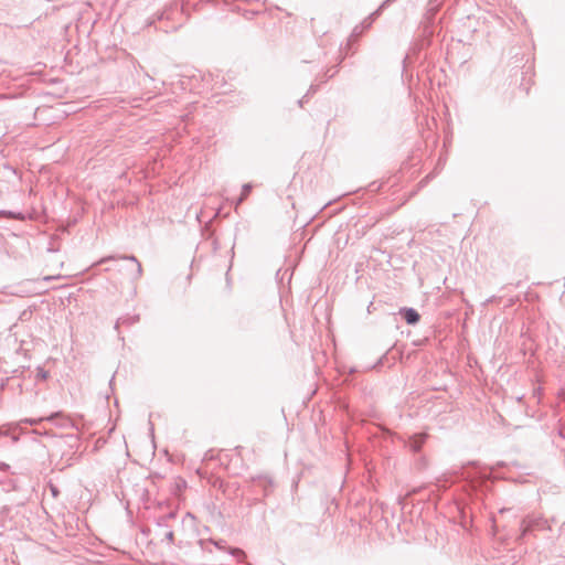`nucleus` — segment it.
Wrapping results in <instances>:
<instances>
[{"label":"nucleus","instance_id":"nucleus-3","mask_svg":"<svg viewBox=\"0 0 565 565\" xmlns=\"http://www.w3.org/2000/svg\"><path fill=\"white\" fill-rule=\"evenodd\" d=\"M249 193V186H245L244 188V191L242 193V198H241V201H243Z\"/></svg>","mask_w":565,"mask_h":565},{"label":"nucleus","instance_id":"nucleus-1","mask_svg":"<svg viewBox=\"0 0 565 565\" xmlns=\"http://www.w3.org/2000/svg\"><path fill=\"white\" fill-rule=\"evenodd\" d=\"M427 438V434L415 435L409 439V447L413 451L417 452L420 450Z\"/></svg>","mask_w":565,"mask_h":565},{"label":"nucleus","instance_id":"nucleus-2","mask_svg":"<svg viewBox=\"0 0 565 565\" xmlns=\"http://www.w3.org/2000/svg\"><path fill=\"white\" fill-rule=\"evenodd\" d=\"M401 313L405 318L406 322L409 324H414L419 321V315L416 310L408 308L401 310Z\"/></svg>","mask_w":565,"mask_h":565}]
</instances>
